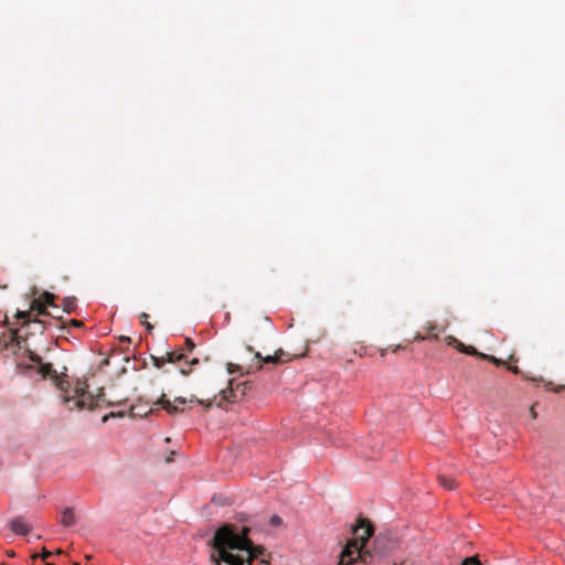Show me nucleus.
Listing matches in <instances>:
<instances>
[{
    "instance_id": "nucleus-19",
    "label": "nucleus",
    "mask_w": 565,
    "mask_h": 565,
    "mask_svg": "<svg viewBox=\"0 0 565 565\" xmlns=\"http://www.w3.org/2000/svg\"><path fill=\"white\" fill-rule=\"evenodd\" d=\"M64 306H65V310L67 312H71L73 307H74V301L70 300V299H66L65 302H64Z\"/></svg>"
},
{
    "instance_id": "nucleus-23",
    "label": "nucleus",
    "mask_w": 565,
    "mask_h": 565,
    "mask_svg": "<svg viewBox=\"0 0 565 565\" xmlns=\"http://www.w3.org/2000/svg\"><path fill=\"white\" fill-rule=\"evenodd\" d=\"M458 342L459 341L456 338L450 337L449 341H448V344L455 345L458 349Z\"/></svg>"
},
{
    "instance_id": "nucleus-8",
    "label": "nucleus",
    "mask_w": 565,
    "mask_h": 565,
    "mask_svg": "<svg viewBox=\"0 0 565 565\" xmlns=\"http://www.w3.org/2000/svg\"><path fill=\"white\" fill-rule=\"evenodd\" d=\"M77 522L75 511L73 508H65L60 516V523L64 526H73Z\"/></svg>"
},
{
    "instance_id": "nucleus-35",
    "label": "nucleus",
    "mask_w": 565,
    "mask_h": 565,
    "mask_svg": "<svg viewBox=\"0 0 565 565\" xmlns=\"http://www.w3.org/2000/svg\"><path fill=\"white\" fill-rule=\"evenodd\" d=\"M45 565H54L53 563H46Z\"/></svg>"
},
{
    "instance_id": "nucleus-24",
    "label": "nucleus",
    "mask_w": 565,
    "mask_h": 565,
    "mask_svg": "<svg viewBox=\"0 0 565 565\" xmlns=\"http://www.w3.org/2000/svg\"><path fill=\"white\" fill-rule=\"evenodd\" d=\"M51 555H52V552H50V551H47V550H45V548H44V550H43V552H42L41 557H42L43 559H45V558H47V557H49V556H51Z\"/></svg>"
},
{
    "instance_id": "nucleus-34",
    "label": "nucleus",
    "mask_w": 565,
    "mask_h": 565,
    "mask_svg": "<svg viewBox=\"0 0 565 565\" xmlns=\"http://www.w3.org/2000/svg\"><path fill=\"white\" fill-rule=\"evenodd\" d=\"M129 339L127 337H122L121 341H128Z\"/></svg>"
},
{
    "instance_id": "nucleus-18",
    "label": "nucleus",
    "mask_w": 565,
    "mask_h": 565,
    "mask_svg": "<svg viewBox=\"0 0 565 565\" xmlns=\"http://www.w3.org/2000/svg\"><path fill=\"white\" fill-rule=\"evenodd\" d=\"M190 402H196L198 404L205 405L206 407H210L212 405L211 401L205 402L203 399H199V398H194V397H191Z\"/></svg>"
},
{
    "instance_id": "nucleus-32",
    "label": "nucleus",
    "mask_w": 565,
    "mask_h": 565,
    "mask_svg": "<svg viewBox=\"0 0 565 565\" xmlns=\"http://www.w3.org/2000/svg\"><path fill=\"white\" fill-rule=\"evenodd\" d=\"M198 362H199V360H198V359H193V360L190 362V364H192V365H193V364H196Z\"/></svg>"
},
{
    "instance_id": "nucleus-16",
    "label": "nucleus",
    "mask_w": 565,
    "mask_h": 565,
    "mask_svg": "<svg viewBox=\"0 0 565 565\" xmlns=\"http://www.w3.org/2000/svg\"><path fill=\"white\" fill-rule=\"evenodd\" d=\"M462 565H481V563L478 561L477 557L472 556V557H467Z\"/></svg>"
},
{
    "instance_id": "nucleus-10",
    "label": "nucleus",
    "mask_w": 565,
    "mask_h": 565,
    "mask_svg": "<svg viewBox=\"0 0 565 565\" xmlns=\"http://www.w3.org/2000/svg\"><path fill=\"white\" fill-rule=\"evenodd\" d=\"M166 356L168 363H175L184 359V354L178 352H167Z\"/></svg>"
},
{
    "instance_id": "nucleus-36",
    "label": "nucleus",
    "mask_w": 565,
    "mask_h": 565,
    "mask_svg": "<svg viewBox=\"0 0 565 565\" xmlns=\"http://www.w3.org/2000/svg\"><path fill=\"white\" fill-rule=\"evenodd\" d=\"M73 565H78L77 563L73 564Z\"/></svg>"
},
{
    "instance_id": "nucleus-12",
    "label": "nucleus",
    "mask_w": 565,
    "mask_h": 565,
    "mask_svg": "<svg viewBox=\"0 0 565 565\" xmlns=\"http://www.w3.org/2000/svg\"><path fill=\"white\" fill-rule=\"evenodd\" d=\"M458 350L461 352H465L467 354L471 355H478L480 356L481 353H479L473 347H466L463 343L458 342Z\"/></svg>"
},
{
    "instance_id": "nucleus-6",
    "label": "nucleus",
    "mask_w": 565,
    "mask_h": 565,
    "mask_svg": "<svg viewBox=\"0 0 565 565\" xmlns=\"http://www.w3.org/2000/svg\"><path fill=\"white\" fill-rule=\"evenodd\" d=\"M9 527L18 535H26L32 526L29 525L23 519L17 518L10 521Z\"/></svg>"
},
{
    "instance_id": "nucleus-27",
    "label": "nucleus",
    "mask_w": 565,
    "mask_h": 565,
    "mask_svg": "<svg viewBox=\"0 0 565 565\" xmlns=\"http://www.w3.org/2000/svg\"><path fill=\"white\" fill-rule=\"evenodd\" d=\"M147 318H148V315H147V313H141V316H140V321H141L142 323H146V322H147Z\"/></svg>"
},
{
    "instance_id": "nucleus-26",
    "label": "nucleus",
    "mask_w": 565,
    "mask_h": 565,
    "mask_svg": "<svg viewBox=\"0 0 565 565\" xmlns=\"http://www.w3.org/2000/svg\"><path fill=\"white\" fill-rule=\"evenodd\" d=\"M10 332H11L10 340L14 341V339L17 337V331L14 329L10 328Z\"/></svg>"
},
{
    "instance_id": "nucleus-3",
    "label": "nucleus",
    "mask_w": 565,
    "mask_h": 565,
    "mask_svg": "<svg viewBox=\"0 0 565 565\" xmlns=\"http://www.w3.org/2000/svg\"><path fill=\"white\" fill-rule=\"evenodd\" d=\"M354 539L349 541L345 548L340 555L338 565H350L354 562L355 556L362 557L363 546L373 534V529L366 521L361 519L359 524L353 529Z\"/></svg>"
},
{
    "instance_id": "nucleus-13",
    "label": "nucleus",
    "mask_w": 565,
    "mask_h": 565,
    "mask_svg": "<svg viewBox=\"0 0 565 565\" xmlns=\"http://www.w3.org/2000/svg\"><path fill=\"white\" fill-rule=\"evenodd\" d=\"M30 315H31L30 311H21V310L17 311V318L19 320H24V323L30 321Z\"/></svg>"
},
{
    "instance_id": "nucleus-28",
    "label": "nucleus",
    "mask_w": 565,
    "mask_h": 565,
    "mask_svg": "<svg viewBox=\"0 0 565 565\" xmlns=\"http://www.w3.org/2000/svg\"><path fill=\"white\" fill-rule=\"evenodd\" d=\"M509 369H510L513 373H515V374H519V373H520V370H519V367H518V366H510Z\"/></svg>"
},
{
    "instance_id": "nucleus-11",
    "label": "nucleus",
    "mask_w": 565,
    "mask_h": 565,
    "mask_svg": "<svg viewBox=\"0 0 565 565\" xmlns=\"http://www.w3.org/2000/svg\"><path fill=\"white\" fill-rule=\"evenodd\" d=\"M439 483L448 490H452L455 488V481L446 476H439Z\"/></svg>"
},
{
    "instance_id": "nucleus-30",
    "label": "nucleus",
    "mask_w": 565,
    "mask_h": 565,
    "mask_svg": "<svg viewBox=\"0 0 565 565\" xmlns=\"http://www.w3.org/2000/svg\"><path fill=\"white\" fill-rule=\"evenodd\" d=\"M145 324H146L147 330L150 331L152 329V326L149 322H146Z\"/></svg>"
},
{
    "instance_id": "nucleus-9",
    "label": "nucleus",
    "mask_w": 565,
    "mask_h": 565,
    "mask_svg": "<svg viewBox=\"0 0 565 565\" xmlns=\"http://www.w3.org/2000/svg\"><path fill=\"white\" fill-rule=\"evenodd\" d=\"M281 354H282V351H278V352H276L274 355H268V356H266V358H264V359H263V358H262V355H260V353H259V352H257V353L255 354V356H256L257 359H259V360H263V361H264V362H266V363H277V362H280V355H281Z\"/></svg>"
},
{
    "instance_id": "nucleus-2",
    "label": "nucleus",
    "mask_w": 565,
    "mask_h": 565,
    "mask_svg": "<svg viewBox=\"0 0 565 565\" xmlns=\"http://www.w3.org/2000/svg\"><path fill=\"white\" fill-rule=\"evenodd\" d=\"M58 386L64 392V403L70 409L93 408L96 405V397L87 391L88 385L85 381L76 380L74 383L61 381Z\"/></svg>"
},
{
    "instance_id": "nucleus-1",
    "label": "nucleus",
    "mask_w": 565,
    "mask_h": 565,
    "mask_svg": "<svg viewBox=\"0 0 565 565\" xmlns=\"http://www.w3.org/2000/svg\"><path fill=\"white\" fill-rule=\"evenodd\" d=\"M248 527L238 531L232 524L221 526L212 539L211 559L216 565H269L263 558L264 548L247 537Z\"/></svg>"
},
{
    "instance_id": "nucleus-14",
    "label": "nucleus",
    "mask_w": 565,
    "mask_h": 565,
    "mask_svg": "<svg viewBox=\"0 0 565 565\" xmlns=\"http://www.w3.org/2000/svg\"><path fill=\"white\" fill-rule=\"evenodd\" d=\"M152 360H153L154 366L160 369L167 362V356H162V358L152 356Z\"/></svg>"
},
{
    "instance_id": "nucleus-29",
    "label": "nucleus",
    "mask_w": 565,
    "mask_h": 565,
    "mask_svg": "<svg viewBox=\"0 0 565 565\" xmlns=\"http://www.w3.org/2000/svg\"><path fill=\"white\" fill-rule=\"evenodd\" d=\"M72 323L76 327L82 326V321L73 320Z\"/></svg>"
},
{
    "instance_id": "nucleus-22",
    "label": "nucleus",
    "mask_w": 565,
    "mask_h": 565,
    "mask_svg": "<svg viewBox=\"0 0 565 565\" xmlns=\"http://www.w3.org/2000/svg\"><path fill=\"white\" fill-rule=\"evenodd\" d=\"M185 345H186V349H188L189 351H192V350L195 348V344H194V343H193V341H192L191 339H189V338L185 340Z\"/></svg>"
},
{
    "instance_id": "nucleus-7",
    "label": "nucleus",
    "mask_w": 565,
    "mask_h": 565,
    "mask_svg": "<svg viewBox=\"0 0 565 565\" xmlns=\"http://www.w3.org/2000/svg\"><path fill=\"white\" fill-rule=\"evenodd\" d=\"M29 358L32 362L36 363L39 365V372L42 373L43 376H49L55 373V371L52 370L51 364L43 363L41 361V358L35 354L32 351H29Z\"/></svg>"
},
{
    "instance_id": "nucleus-21",
    "label": "nucleus",
    "mask_w": 565,
    "mask_h": 565,
    "mask_svg": "<svg viewBox=\"0 0 565 565\" xmlns=\"http://www.w3.org/2000/svg\"><path fill=\"white\" fill-rule=\"evenodd\" d=\"M223 399L230 401V395L232 394V390H222L221 391Z\"/></svg>"
},
{
    "instance_id": "nucleus-17",
    "label": "nucleus",
    "mask_w": 565,
    "mask_h": 565,
    "mask_svg": "<svg viewBox=\"0 0 565 565\" xmlns=\"http://www.w3.org/2000/svg\"><path fill=\"white\" fill-rule=\"evenodd\" d=\"M239 370H241V366L238 364H234V363H228L227 364V372L230 374H233V373H235V372H237Z\"/></svg>"
},
{
    "instance_id": "nucleus-31",
    "label": "nucleus",
    "mask_w": 565,
    "mask_h": 565,
    "mask_svg": "<svg viewBox=\"0 0 565 565\" xmlns=\"http://www.w3.org/2000/svg\"><path fill=\"white\" fill-rule=\"evenodd\" d=\"M110 416H118V417H121V416H122V413H117V414L111 413V414H110Z\"/></svg>"
},
{
    "instance_id": "nucleus-33",
    "label": "nucleus",
    "mask_w": 565,
    "mask_h": 565,
    "mask_svg": "<svg viewBox=\"0 0 565 565\" xmlns=\"http://www.w3.org/2000/svg\"><path fill=\"white\" fill-rule=\"evenodd\" d=\"M189 372H190L189 370L181 369L182 374H188Z\"/></svg>"
},
{
    "instance_id": "nucleus-25",
    "label": "nucleus",
    "mask_w": 565,
    "mask_h": 565,
    "mask_svg": "<svg viewBox=\"0 0 565 565\" xmlns=\"http://www.w3.org/2000/svg\"><path fill=\"white\" fill-rule=\"evenodd\" d=\"M530 415H531V417H532L533 419H535V418L537 417V414H536V412H535V409H534V406H532V407L530 408Z\"/></svg>"
},
{
    "instance_id": "nucleus-4",
    "label": "nucleus",
    "mask_w": 565,
    "mask_h": 565,
    "mask_svg": "<svg viewBox=\"0 0 565 565\" xmlns=\"http://www.w3.org/2000/svg\"><path fill=\"white\" fill-rule=\"evenodd\" d=\"M186 403V399L183 397H175L173 401L167 397L166 394H162L158 399V404L161 405L169 414H177L183 409V405Z\"/></svg>"
},
{
    "instance_id": "nucleus-20",
    "label": "nucleus",
    "mask_w": 565,
    "mask_h": 565,
    "mask_svg": "<svg viewBox=\"0 0 565 565\" xmlns=\"http://www.w3.org/2000/svg\"><path fill=\"white\" fill-rule=\"evenodd\" d=\"M270 524L274 526H278L281 524V519L277 515L271 516Z\"/></svg>"
},
{
    "instance_id": "nucleus-5",
    "label": "nucleus",
    "mask_w": 565,
    "mask_h": 565,
    "mask_svg": "<svg viewBox=\"0 0 565 565\" xmlns=\"http://www.w3.org/2000/svg\"><path fill=\"white\" fill-rule=\"evenodd\" d=\"M54 295L50 292H44L43 300L42 299H34L31 305V310L36 311L38 315H45V307L53 305Z\"/></svg>"
},
{
    "instance_id": "nucleus-15",
    "label": "nucleus",
    "mask_w": 565,
    "mask_h": 565,
    "mask_svg": "<svg viewBox=\"0 0 565 565\" xmlns=\"http://www.w3.org/2000/svg\"><path fill=\"white\" fill-rule=\"evenodd\" d=\"M480 358H482V359H487V360L491 361L492 363H494V364H497V365H501V364H503L502 360L497 359V358L491 356V355L480 354Z\"/></svg>"
}]
</instances>
